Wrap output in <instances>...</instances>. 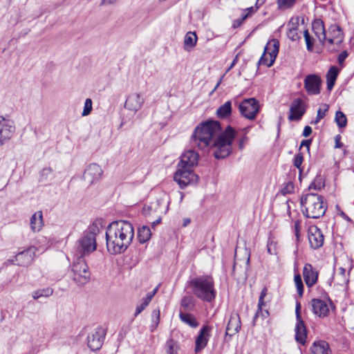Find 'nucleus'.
Returning <instances> with one entry per match:
<instances>
[{"label": "nucleus", "instance_id": "nucleus-49", "mask_svg": "<svg viewBox=\"0 0 354 354\" xmlns=\"http://www.w3.org/2000/svg\"><path fill=\"white\" fill-rule=\"evenodd\" d=\"M299 27V18L292 17L287 24V30H297Z\"/></svg>", "mask_w": 354, "mask_h": 354}, {"label": "nucleus", "instance_id": "nucleus-33", "mask_svg": "<svg viewBox=\"0 0 354 354\" xmlns=\"http://www.w3.org/2000/svg\"><path fill=\"white\" fill-rule=\"evenodd\" d=\"M53 290L52 288H46L40 290H37L32 292V297L35 299H38L40 297H48L52 295Z\"/></svg>", "mask_w": 354, "mask_h": 354}, {"label": "nucleus", "instance_id": "nucleus-11", "mask_svg": "<svg viewBox=\"0 0 354 354\" xmlns=\"http://www.w3.org/2000/svg\"><path fill=\"white\" fill-rule=\"evenodd\" d=\"M15 131L14 122L0 116V147L12 138Z\"/></svg>", "mask_w": 354, "mask_h": 354}, {"label": "nucleus", "instance_id": "nucleus-59", "mask_svg": "<svg viewBox=\"0 0 354 354\" xmlns=\"http://www.w3.org/2000/svg\"><path fill=\"white\" fill-rule=\"evenodd\" d=\"M153 216L156 218V219L151 222L152 227H153L161 222L162 215H153Z\"/></svg>", "mask_w": 354, "mask_h": 354}, {"label": "nucleus", "instance_id": "nucleus-62", "mask_svg": "<svg viewBox=\"0 0 354 354\" xmlns=\"http://www.w3.org/2000/svg\"><path fill=\"white\" fill-rule=\"evenodd\" d=\"M339 136L335 137V148H341L343 146V144L339 141Z\"/></svg>", "mask_w": 354, "mask_h": 354}, {"label": "nucleus", "instance_id": "nucleus-18", "mask_svg": "<svg viewBox=\"0 0 354 354\" xmlns=\"http://www.w3.org/2000/svg\"><path fill=\"white\" fill-rule=\"evenodd\" d=\"M37 251V248L30 246L27 250L18 252L15 256V261L18 266H28L32 262Z\"/></svg>", "mask_w": 354, "mask_h": 354}, {"label": "nucleus", "instance_id": "nucleus-46", "mask_svg": "<svg viewBox=\"0 0 354 354\" xmlns=\"http://www.w3.org/2000/svg\"><path fill=\"white\" fill-rule=\"evenodd\" d=\"M167 352L169 354H177L176 343L173 339H169L166 344Z\"/></svg>", "mask_w": 354, "mask_h": 354}, {"label": "nucleus", "instance_id": "nucleus-21", "mask_svg": "<svg viewBox=\"0 0 354 354\" xmlns=\"http://www.w3.org/2000/svg\"><path fill=\"white\" fill-rule=\"evenodd\" d=\"M303 276L306 286L312 287L317 281L318 273L310 264L306 263L304 267Z\"/></svg>", "mask_w": 354, "mask_h": 354}, {"label": "nucleus", "instance_id": "nucleus-47", "mask_svg": "<svg viewBox=\"0 0 354 354\" xmlns=\"http://www.w3.org/2000/svg\"><path fill=\"white\" fill-rule=\"evenodd\" d=\"M287 37L292 41H298L300 39L301 36L299 35L298 29L297 30H287Z\"/></svg>", "mask_w": 354, "mask_h": 354}, {"label": "nucleus", "instance_id": "nucleus-39", "mask_svg": "<svg viewBox=\"0 0 354 354\" xmlns=\"http://www.w3.org/2000/svg\"><path fill=\"white\" fill-rule=\"evenodd\" d=\"M151 321H152V324H151V330H153L158 326L159 322H160V310L159 309H155L152 311Z\"/></svg>", "mask_w": 354, "mask_h": 354}, {"label": "nucleus", "instance_id": "nucleus-16", "mask_svg": "<svg viewBox=\"0 0 354 354\" xmlns=\"http://www.w3.org/2000/svg\"><path fill=\"white\" fill-rule=\"evenodd\" d=\"M212 327L208 325H203L198 332L195 340V352L199 353L207 345L211 335Z\"/></svg>", "mask_w": 354, "mask_h": 354}, {"label": "nucleus", "instance_id": "nucleus-4", "mask_svg": "<svg viewBox=\"0 0 354 354\" xmlns=\"http://www.w3.org/2000/svg\"><path fill=\"white\" fill-rule=\"evenodd\" d=\"M303 214L310 218L322 217L326 211L327 206L324 203L322 196L317 194L309 193L303 195L300 199Z\"/></svg>", "mask_w": 354, "mask_h": 354}, {"label": "nucleus", "instance_id": "nucleus-40", "mask_svg": "<svg viewBox=\"0 0 354 354\" xmlns=\"http://www.w3.org/2000/svg\"><path fill=\"white\" fill-rule=\"evenodd\" d=\"M304 36L307 50L308 51H313V44H314V39L310 35L308 30H306L304 32Z\"/></svg>", "mask_w": 354, "mask_h": 354}, {"label": "nucleus", "instance_id": "nucleus-27", "mask_svg": "<svg viewBox=\"0 0 354 354\" xmlns=\"http://www.w3.org/2000/svg\"><path fill=\"white\" fill-rule=\"evenodd\" d=\"M310 354H328V344L325 341L315 342L310 348Z\"/></svg>", "mask_w": 354, "mask_h": 354}, {"label": "nucleus", "instance_id": "nucleus-48", "mask_svg": "<svg viewBox=\"0 0 354 354\" xmlns=\"http://www.w3.org/2000/svg\"><path fill=\"white\" fill-rule=\"evenodd\" d=\"M264 305V301H263V299H261V297H259V303H258V310L256 312L254 317H253V320H252V322H253V324L255 325L256 324V322H257V319L259 317V314H263V311H262V306Z\"/></svg>", "mask_w": 354, "mask_h": 354}, {"label": "nucleus", "instance_id": "nucleus-57", "mask_svg": "<svg viewBox=\"0 0 354 354\" xmlns=\"http://www.w3.org/2000/svg\"><path fill=\"white\" fill-rule=\"evenodd\" d=\"M248 142V138L247 136H243V138H241L239 140V149L242 150L245 144L247 143Z\"/></svg>", "mask_w": 354, "mask_h": 354}, {"label": "nucleus", "instance_id": "nucleus-2", "mask_svg": "<svg viewBox=\"0 0 354 354\" xmlns=\"http://www.w3.org/2000/svg\"><path fill=\"white\" fill-rule=\"evenodd\" d=\"M105 236L108 251L113 254H120L124 252L132 242L134 230L129 221H114L108 225Z\"/></svg>", "mask_w": 354, "mask_h": 354}, {"label": "nucleus", "instance_id": "nucleus-64", "mask_svg": "<svg viewBox=\"0 0 354 354\" xmlns=\"http://www.w3.org/2000/svg\"><path fill=\"white\" fill-rule=\"evenodd\" d=\"M255 11H256V9H254L253 7H250V8H246V9L244 10V12H245V13H249V17H250V16L252 13H254Z\"/></svg>", "mask_w": 354, "mask_h": 354}, {"label": "nucleus", "instance_id": "nucleus-37", "mask_svg": "<svg viewBox=\"0 0 354 354\" xmlns=\"http://www.w3.org/2000/svg\"><path fill=\"white\" fill-rule=\"evenodd\" d=\"M328 105L326 104H324L317 111V115L316 119L314 121L311 122V124H317L322 118L326 115V113L328 110Z\"/></svg>", "mask_w": 354, "mask_h": 354}, {"label": "nucleus", "instance_id": "nucleus-15", "mask_svg": "<svg viewBox=\"0 0 354 354\" xmlns=\"http://www.w3.org/2000/svg\"><path fill=\"white\" fill-rule=\"evenodd\" d=\"M102 174L101 167L96 164H90L84 171L83 178L89 185L97 182Z\"/></svg>", "mask_w": 354, "mask_h": 354}, {"label": "nucleus", "instance_id": "nucleus-43", "mask_svg": "<svg viewBox=\"0 0 354 354\" xmlns=\"http://www.w3.org/2000/svg\"><path fill=\"white\" fill-rule=\"evenodd\" d=\"M338 73V68L336 66H331L327 72L326 79L336 81Z\"/></svg>", "mask_w": 354, "mask_h": 354}, {"label": "nucleus", "instance_id": "nucleus-44", "mask_svg": "<svg viewBox=\"0 0 354 354\" xmlns=\"http://www.w3.org/2000/svg\"><path fill=\"white\" fill-rule=\"evenodd\" d=\"M92 104H93V102H92L91 99H90V98L86 99L85 102H84V109L82 113V115L83 116H86L91 113V112L92 111Z\"/></svg>", "mask_w": 354, "mask_h": 354}, {"label": "nucleus", "instance_id": "nucleus-10", "mask_svg": "<svg viewBox=\"0 0 354 354\" xmlns=\"http://www.w3.org/2000/svg\"><path fill=\"white\" fill-rule=\"evenodd\" d=\"M239 108L241 114L250 120L254 119L259 110V102L254 98L244 100Z\"/></svg>", "mask_w": 354, "mask_h": 354}, {"label": "nucleus", "instance_id": "nucleus-25", "mask_svg": "<svg viewBox=\"0 0 354 354\" xmlns=\"http://www.w3.org/2000/svg\"><path fill=\"white\" fill-rule=\"evenodd\" d=\"M307 337V329L303 320L297 321L295 326V340L304 345Z\"/></svg>", "mask_w": 354, "mask_h": 354}, {"label": "nucleus", "instance_id": "nucleus-34", "mask_svg": "<svg viewBox=\"0 0 354 354\" xmlns=\"http://www.w3.org/2000/svg\"><path fill=\"white\" fill-rule=\"evenodd\" d=\"M55 177L54 172L50 167L44 168L39 175L40 181L50 180Z\"/></svg>", "mask_w": 354, "mask_h": 354}, {"label": "nucleus", "instance_id": "nucleus-58", "mask_svg": "<svg viewBox=\"0 0 354 354\" xmlns=\"http://www.w3.org/2000/svg\"><path fill=\"white\" fill-rule=\"evenodd\" d=\"M312 133V128L309 126H306L304 129L302 136L307 138Z\"/></svg>", "mask_w": 354, "mask_h": 354}, {"label": "nucleus", "instance_id": "nucleus-26", "mask_svg": "<svg viewBox=\"0 0 354 354\" xmlns=\"http://www.w3.org/2000/svg\"><path fill=\"white\" fill-rule=\"evenodd\" d=\"M43 226V214L41 211L35 212L30 218V228L32 232L40 231Z\"/></svg>", "mask_w": 354, "mask_h": 354}, {"label": "nucleus", "instance_id": "nucleus-56", "mask_svg": "<svg viewBox=\"0 0 354 354\" xmlns=\"http://www.w3.org/2000/svg\"><path fill=\"white\" fill-rule=\"evenodd\" d=\"M300 226H301V221L297 220L294 223L295 227V232L297 238H299V231H300Z\"/></svg>", "mask_w": 354, "mask_h": 354}, {"label": "nucleus", "instance_id": "nucleus-8", "mask_svg": "<svg viewBox=\"0 0 354 354\" xmlns=\"http://www.w3.org/2000/svg\"><path fill=\"white\" fill-rule=\"evenodd\" d=\"M73 280L78 286L87 283L91 278V272L82 257H79L74 262L72 268Z\"/></svg>", "mask_w": 354, "mask_h": 354}, {"label": "nucleus", "instance_id": "nucleus-60", "mask_svg": "<svg viewBox=\"0 0 354 354\" xmlns=\"http://www.w3.org/2000/svg\"><path fill=\"white\" fill-rule=\"evenodd\" d=\"M326 82H327V89L329 91L332 90V88H333V86L335 85V80L326 79Z\"/></svg>", "mask_w": 354, "mask_h": 354}, {"label": "nucleus", "instance_id": "nucleus-53", "mask_svg": "<svg viewBox=\"0 0 354 354\" xmlns=\"http://www.w3.org/2000/svg\"><path fill=\"white\" fill-rule=\"evenodd\" d=\"M348 56V53L346 50H344L342 52L337 58L338 64L341 66L344 64V62L346 59V57Z\"/></svg>", "mask_w": 354, "mask_h": 354}, {"label": "nucleus", "instance_id": "nucleus-42", "mask_svg": "<svg viewBox=\"0 0 354 354\" xmlns=\"http://www.w3.org/2000/svg\"><path fill=\"white\" fill-rule=\"evenodd\" d=\"M304 161V156H303V154L302 153H301L300 151L299 153H297L295 158H294V160H293V165L295 167H297V169H299V172L300 174L301 173L302 171V169H301V164Z\"/></svg>", "mask_w": 354, "mask_h": 354}, {"label": "nucleus", "instance_id": "nucleus-20", "mask_svg": "<svg viewBox=\"0 0 354 354\" xmlns=\"http://www.w3.org/2000/svg\"><path fill=\"white\" fill-rule=\"evenodd\" d=\"M313 311L315 315L319 317H326L329 313L328 304L319 299H313L311 301Z\"/></svg>", "mask_w": 354, "mask_h": 354}, {"label": "nucleus", "instance_id": "nucleus-19", "mask_svg": "<svg viewBox=\"0 0 354 354\" xmlns=\"http://www.w3.org/2000/svg\"><path fill=\"white\" fill-rule=\"evenodd\" d=\"M143 103V97L139 93H133L128 95L124 103V107L129 111L136 112L140 109Z\"/></svg>", "mask_w": 354, "mask_h": 354}, {"label": "nucleus", "instance_id": "nucleus-12", "mask_svg": "<svg viewBox=\"0 0 354 354\" xmlns=\"http://www.w3.org/2000/svg\"><path fill=\"white\" fill-rule=\"evenodd\" d=\"M306 104L302 99L293 100L290 107L288 120L290 121L300 120L306 113Z\"/></svg>", "mask_w": 354, "mask_h": 354}, {"label": "nucleus", "instance_id": "nucleus-6", "mask_svg": "<svg viewBox=\"0 0 354 354\" xmlns=\"http://www.w3.org/2000/svg\"><path fill=\"white\" fill-rule=\"evenodd\" d=\"M102 228L100 222L93 223L84 232V235L77 241V250L80 257L89 254L94 252L97 248L96 236L99 234Z\"/></svg>", "mask_w": 354, "mask_h": 354}, {"label": "nucleus", "instance_id": "nucleus-50", "mask_svg": "<svg viewBox=\"0 0 354 354\" xmlns=\"http://www.w3.org/2000/svg\"><path fill=\"white\" fill-rule=\"evenodd\" d=\"M258 64H263V65L266 66L267 67H270L273 65V64H270V57H269V55H268V53H266L265 52H263V54L261 57Z\"/></svg>", "mask_w": 354, "mask_h": 354}, {"label": "nucleus", "instance_id": "nucleus-29", "mask_svg": "<svg viewBox=\"0 0 354 354\" xmlns=\"http://www.w3.org/2000/svg\"><path fill=\"white\" fill-rule=\"evenodd\" d=\"M179 317L183 322L189 325L192 328H195L199 326L198 322L192 314L185 313L180 311L179 313Z\"/></svg>", "mask_w": 354, "mask_h": 354}, {"label": "nucleus", "instance_id": "nucleus-35", "mask_svg": "<svg viewBox=\"0 0 354 354\" xmlns=\"http://www.w3.org/2000/svg\"><path fill=\"white\" fill-rule=\"evenodd\" d=\"M151 301V295H146L142 300V302L137 306L136 308V312L134 314L135 317H137L139 314H140L145 308L149 304Z\"/></svg>", "mask_w": 354, "mask_h": 354}, {"label": "nucleus", "instance_id": "nucleus-41", "mask_svg": "<svg viewBox=\"0 0 354 354\" xmlns=\"http://www.w3.org/2000/svg\"><path fill=\"white\" fill-rule=\"evenodd\" d=\"M294 280L295 286L297 289L298 294L299 295L300 297H302L304 293V284L301 276L299 274H296L295 276Z\"/></svg>", "mask_w": 354, "mask_h": 354}, {"label": "nucleus", "instance_id": "nucleus-54", "mask_svg": "<svg viewBox=\"0 0 354 354\" xmlns=\"http://www.w3.org/2000/svg\"><path fill=\"white\" fill-rule=\"evenodd\" d=\"M311 142H312V140L311 139L302 140L301 144H300L299 151L301 150V149L303 147H306L307 148V151H310V146L311 145Z\"/></svg>", "mask_w": 354, "mask_h": 354}, {"label": "nucleus", "instance_id": "nucleus-5", "mask_svg": "<svg viewBox=\"0 0 354 354\" xmlns=\"http://www.w3.org/2000/svg\"><path fill=\"white\" fill-rule=\"evenodd\" d=\"M189 286L197 298L207 302H212L215 299L216 292L212 277L203 276L195 278L189 281Z\"/></svg>", "mask_w": 354, "mask_h": 354}, {"label": "nucleus", "instance_id": "nucleus-32", "mask_svg": "<svg viewBox=\"0 0 354 354\" xmlns=\"http://www.w3.org/2000/svg\"><path fill=\"white\" fill-rule=\"evenodd\" d=\"M195 306L194 299L192 296H185L181 300V306L185 311H191Z\"/></svg>", "mask_w": 354, "mask_h": 354}, {"label": "nucleus", "instance_id": "nucleus-23", "mask_svg": "<svg viewBox=\"0 0 354 354\" xmlns=\"http://www.w3.org/2000/svg\"><path fill=\"white\" fill-rule=\"evenodd\" d=\"M312 28L319 42L324 44L326 39V31L323 21L319 19H315L312 24Z\"/></svg>", "mask_w": 354, "mask_h": 354}, {"label": "nucleus", "instance_id": "nucleus-36", "mask_svg": "<svg viewBox=\"0 0 354 354\" xmlns=\"http://www.w3.org/2000/svg\"><path fill=\"white\" fill-rule=\"evenodd\" d=\"M335 121L339 128H344L347 124L346 115L340 111L336 112Z\"/></svg>", "mask_w": 354, "mask_h": 354}, {"label": "nucleus", "instance_id": "nucleus-30", "mask_svg": "<svg viewBox=\"0 0 354 354\" xmlns=\"http://www.w3.org/2000/svg\"><path fill=\"white\" fill-rule=\"evenodd\" d=\"M151 236L150 228L148 226H142L138 228V239L140 243H145L149 240Z\"/></svg>", "mask_w": 354, "mask_h": 354}, {"label": "nucleus", "instance_id": "nucleus-31", "mask_svg": "<svg viewBox=\"0 0 354 354\" xmlns=\"http://www.w3.org/2000/svg\"><path fill=\"white\" fill-rule=\"evenodd\" d=\"M197 42V36L194 32H188L185 37L184 44L186 50L194 48Z\"/></svg>", "mask_w": 354, "mask_h": 354}, {"label": "nucleus", "instance_id": "nucleus-52", "mask_svg": "<svg viewBox=\"0 0 354 354\" xmlns=\"http://www.w3.org/2000/svg\"><path fill=\"white\" fill-rule=\"evenodd\" d=\"M248 17H249V13H244L242 15L241 18L237 19L234 21L233 27L237 28V27L240 26L242 24V23L243 22V21L245 20Z\"/></svg>", "mask_w": 354, "mask_h": 354}, {"label": "nucleus", "instance_id": "nucleus-3", "mask_svg": "<svg viewBox=\"0 0 354 354\" xmlns=\"http://www.w3.org/2000/svg\"><path fill=\"white\" fill-rule=\"evenodd\" d=\"M198 158V153L194 149L187 150L181 155L174 176V180L181 189L198 182V176L194 172V167L197 165Z\"/></svg>", "mask_w": 354, "mask_h": 354}, {"label": "nucleus", "instance_id": "nucleus-45", "mask_svg": "<svg viewBox=\"0 0 354 354\" xmlns=\"http://www.w3.org/2000/svg\"><path fill=\"white\" fill-rule=\"evenodd\" d=\"M294 190H295V185H294L293 183H292L291 181H289V182L286 183V185H284V187L281 189V193L283 195H286V194H291V193L294 192Z\"/></svg>", "mask_w": 354, "mask_h": 354}, {"label": "nucleus", "instance_id": "nucleus-17", "mask_svg": "<svg viewBox=\"0 0 354 354\" xmlns=\"http://www.w3.org/2000/svg\"><path fill=\"white\" fill-rule=\"evenodd\" d=\"M308 236L310 245L313 249L317 250L323 245L324 236L317 226L313 225L309 227Z\"/></svg>", "mask_w": 354, "mask_h": 354}, {"label": "nucleus", "instance_id": "nucleus-24", "mask_svg": "<svg viewBox=\"0 0 354 354\" xmlns=\"http://www.w3.org/2000/svg\"><path fill=\"white\" fill-rule=\"evenodd\" d=\"M279 41L277 39H272L266 44L264 52L270 57V64H273L279 53Z\"/></svg>", "mask_w": 354, "mask_h": 354}, {"label": "nucleus", "instance_id": "nucleus-14", "mask_svg": "<svg viewBox=\"0 0 354 354\" xmlns=\"http://www.w3.org/2000/svg\"><path fill=\"white\" fill-rule=\"evenodd\" d=\"M304 88L308 95H318L320 93L322 80L316 74H310L306 76Z\"/></svg>", "mask_w": 354, "mask_h": 354}, {"label": "nucleus", "instance_id": "nucleus-61", "mask_svg": "<svg viewBox=\"0 0 354 354\" xmlns=\"http://www.w3.org/2000/svg\"><path fill=\"white\" fill-rule=\"evenodd\" d=\"M238 59H239V55H236L235 56V57L234 58V59H233V61H232V64H230V66H229V68H227V71H226V72L230 71V70H231V69H232V68L235 66V64H236L237 63V62H238Z\"/></svg>", "mask_w": 354, "mask_h": 354}, {"label": "nucleus", "instance_id": "nucleus-38", "mask_svg": "<svg viewBox=\"0 0 354 354\" xmlns=\"http://www.w3.org/2000/svg\"><path fill=\"white\" fill-rule=\"evenodd\" d=\"M296 3V0H277L278 8L280 10H286L292 8Z\"/></svg>", "mask_w": 354, "mask_h": 354}, {"label": "nucleus", "instance_id": "nucleus-28", "mask_svg": "<svg viewBox=\"0 0 354 354\" xmlns=\"http://www.w3.org/2000/svg\"><path fill=\"white\" fill-rule=\"evenodd\" d=\"M232 113L231 101L225 102L216 111L217 116L221 119H225L229 117Z\"/></svg>", "mask_w": 354, "mask_h": 354}, {"label": "nucleus", "instance_id": "nucleus-9", "mask_svg": "<svg viewBox=\"0 0 354 354\" xmlns=\"http://www.w3.org/2000/svg\"><path fill=\"white\" fill-rule=\"evenodd\" d=\"M169 209V201L166 197H162L152 202L150 205L142 208V214L146 216L153 215H162L167 213Z\"/></svg>", "mask_w": 354, "mask_h": 354}, {"label": "nucleus", "instance_id": "nucleus-7", "mask_svg": "<svg viewBox=\"0 0 354 354\" xmlns=\"http://www.w3.org/2000/svg\"><path fill=\"white\" fill-rule=\"evenodd\" d=\"M344 41V33L341 28L336 24L331 25L326 32V43L323 44L327 50L333 53L339 50Z\"/></svg>", "mask_w": 354, "mask_h": 354}, {"label": "nucleus", "instance_id": "nucleus-1", "mask_svg": "<svg viewBox=\"0 0 354 354\" xmlns=\"http://www.w3.org/2000/svg\"><path fill=\"white\" fill-rule=\"evenodd\" d=\"M235 135V130L231 126H227L221 133L219 122L207 120L195 128L190 144L193 148L205 149L210 145L213 138L216 137L212 142V150L216 159H223L232 153V145Z\"/></svg>", "mask_w": 354, "mask_h": 354}, {"label": "nucleus", "instance_id": "nucleus-13", "mask_svg": "<svg viewBox=\"0 0 354 354\" xmlns=\"http://www.w3.org/2000/svg\"><path fill=\"white\" fill-rule=\"evenodd\" d=\"M105 331L102 328H97L87 337V344L91 351L99 350L104 342Z\"/></svg>", "mask_w": 354, "mask_h": 354}, {"label": "nucleus", "instance_id": "nucleus-22", "mask_svg": "<svg viewBox=\"0 0 354 354\" xmlns=\"http://www.w3.org/2000/svg\"><path fill=\"white\" fill-rule=\"evenodd\" d=\"M240 328L241 321L239 316L237 314H232L230 317L226 327L225 336H229L230 337H232L239 332Z\"/></svg>", "mask_w": 354, "mask_h": 354}, {"label": "nucleus", "instance_id": "nucleus-63", "mask_svg": "<svg viewBox=\"0 0 354 354\" xmlns=\"http://www.w3.org/2000/svg\"><path fill=\"white\" fill-rule=\"evenodd\" d=\"M245 254L246 256V260L245 261V267L248 268L249 266V263H250V254L248 251L245 250Z\"/></svg>", "mask_w": 354, "mask_h": 354}, {"label": "nucleus", "instance_id": "nucleus-51", "mask_svg": "<svg viewBox=\"0 0 354 354\" xmlns=\"http://www.w3.org/2000/svg\"><path fill=\"white\" fill-rule=\"evenodd\" d=\"M267 251L270 254H277V245L276 243L269 240L267 244Z\"/></svg>", "mask_w": 354, "mask_h": 354}, {"label": "nucleus", "instance_id": "nucleus-55", "mask_svg": "<svg viewBox=\"0 0 354 354\" xmlns=\"http://www.w3.org/2000/svg\"><path fill=\"white\" fill-rule=\"evenodd\" d=\"M300 311H301V304L299 302H297L296 308H295V314H296L297 321L303 320L301 318Z\"/></svg>", "mask_w": 354, "mask_h": 354}]
</instances>
